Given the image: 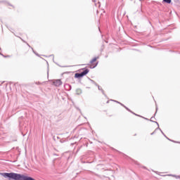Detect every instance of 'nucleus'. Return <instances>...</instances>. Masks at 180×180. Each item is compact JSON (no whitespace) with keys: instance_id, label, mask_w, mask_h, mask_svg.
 <instances>
[{"instance_id":"obj_1","label":"nucleus","mask_w":180,"mask_h":180,"mask_svg":"<svg viewBox=\"0 0 180 180\" xmlns=\"http://www.w3.org/2000/svg\"><path fill=\"white\" fill-rule=\"evenodd\" d=\"M88 72H89V70L86 69L81 73H76L75 75V78H81L82 77H84V75H86V74H88Z\"/></svg>"},{"instance_id":"obj_2","label":"nucleus","mask_w":180,"mask_h":180,"mask_svg":"<svg viewBox=\"0 0 180 180\" xmlns=\"http://www.w3.org/2000/svg\"><path fill=\"white\" fill-rule=\"evenodd\" d=\"M97 60H98V58H94L91 60L90 68H95V67L98 65V62H96Z\"/></svg>"},{"instance_id":"obj_3","label":"nucleus","mask_w":180,"mask_h":180,"mask_svg":"<svg viewBox=\"0 0 180 180\" xmlns=\"http://www.w3.org/2000/svg\"><path fill=\"white\" fill-rule=\"evenodd\" d=\"M53 84L56 86H60V85H61L63 84V82H61V80H56L53 82Z\"/></svg>"},{"instance_id":"obj_4","label":"nucleus","mask_w":180,"mask_h":180,"mask_svg":"<svg viewBox=\"0 0 180 180\" xmlns=\"http://www.w3.org/2000/svg\"><path fill=\"white\" fill-rule=\"evenodd\" d=\"M26 49H27V50L25 51V53H27V51H29V50H30V47L29 46H27Z\"/></svg>"},{"instance_id":"obj_5","label":"nucleus","mask_w":180,"mask_h":180,"mask_svg":"<svg viewBox=\"0 0 180 180\" xmlns=\"http://www.w3.org/2000/svg\"><path fill=\"white\" fill-rule=\"evenodd\" d=\"M167 4H171V0H164Z\"/></svg>"},{"instance_id":"obj_6","label":"nucleus","mask_w":180,"mask_h":180,"mask_svg":"<svg viewBox=\"0 0 180 180\" xmlns=\"http://www.w3.org/2000/svg\"><path fill=\"white\" fill-rule=\"evenodd\" d=\"M107 103H109V101H107Z\"/></svg>"}]
</instances>
